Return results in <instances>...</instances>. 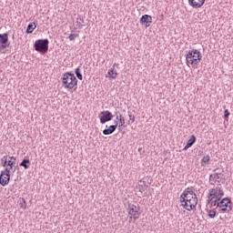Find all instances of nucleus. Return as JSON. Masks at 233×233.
Masks as SVG:
<instances>
[{
	"mask_svg": "<svg viewBox=\"0 0 233 233\" xmlns=\"http://www.w3.org/2000/svg\"><path fill=\"white\" fill-rule=\"evenodd\" d=\"M83 23H85V19L83 17H78L76 18V26H78V28H83Z\"/></svg>",
	"mask_w": 233,
	"mask_h": 233,
	"instance_id": "obj_28",
	"label": "nucleus"
},
{
	"mask_svg": "<svg viewBox=\"0 0 233 233\" xmlns=\"http://www.w3.org/2000/svg\"><path fill=\"white\" fill-rule=\"evenodd\" d=\"M128 216H133L134 221H137V218L141 216V207L139 204H128Z\"/></svg>",
	"mask_w": 233,
	"mask_h": 233,
	"instance_id": "obj_5",
	"label": "nucleus"
},
{
	"mask_svg": "<svg viewBox=\"0 0 233 233\" xmlns=\"http://www.w3.org/2000/svg\"><path fill=\"white\" fill-rule=\"evenodd\" d=\"M188 5L192 8H201L205 5V0H188Z\"/></svg>",
	"mask_w": 233,
	"mask_h": 233,
	"instance_id": "obj_13",
	"label": "nucleus"
},
{
	"mask_svg": "<svg viewBox=\"0 0 233 233\" xmlns=\"http://www.w3.org/2000/svg\"><path fill=\"white\" fill-rule=\"evenodd\" d=\"M19 207L23 210H26V200H25V198H21V200L19 202Z\"/></svg>",
	"mask_w": 233,
	"mask_h": 233,
	"instance_id": "obj_29",
	"label": "nucleus"
},
{
	"mask_svg": "<svg viewBox=\"0 0 233 233\" xmlns=\"http://www.w3.org/2000/svg\"><path fill=\"white\" fill-rule=\"evenodd\" d=\"M1 165L5 168H10V166H8V156H4V157L1 158Z\"/></svg>",
	"mask_w": 233,
	"mask_h": 233,
	"instance_id": "obj_25",
	"label": "nucleus"
},
{
	"mask_svg": "<svg viewBox=\"0 0 233 233\" xmlns=\"http://www.w3.org/2000/svg\"><path fill=\"white\" fill-rule=\"evenodd\" d=\"M30 159L24 158L22 162L19 164V167H24L25 170H28L30 168Z\"/></svg>",
	"mask_w": 233,
	"mask_h": 233,
	"instance_id": "obj_19",
	"label": "nucleus"
},
{
	"mask_svg": "<svg viewBox=\"0 0 233 233\" xmlns=\"http://www.w3.org/2000/svg\"><path fill=\"white\" fill-rule=\"evenodd\" d=\"M48 39H38L34 44V48L36 52H39L40 54H46L48 52V45H49Z\"/></svg>",
	"mask_w": 233,
	"mask_h": 233,
	"instance_id": "obj_3",
	"label": "nucleus"
},
{
	"mask_svg": "<svg viewBox=\"0 0 233 233\" xmlns=\"http://www.w3.org/2000/svg\"><path fill=\"white\" fill-rule=\"evenodd\" d=\"M35 28H37V25L35 24V22H33L31 24H29L27 25V28H26V34H32V32H34V29Z\"/></svg>",
	"mask_w": 233,
	"mask_h": 233,
	"instance_id": "obj_21",
	"label": "nucleus"
},
{
	"mask_svg": "<svg viewBox=\"0 0 233 233\" xmlns=\"http://www.w3.org/2000/svg\"><path fill=\"white\" fill-rule=\"evenodd\" d=\"M209 163H210V156L208 155L204 156L200 161L201 167H207V165H209Z\"/></svg>",
	"mask_w": 233,
	"mask_h": 233,
	"instance_id": "obj_20",
	"label": "nucleus"
},
{
	"mask_svg": "<svg viewBox=\"0 0 233 233\" xmlns=\"http://www.w3.org/2000/svg\"><path fill=\"white\" fill-rule=\"evenodd\" d=\"M214 196H219L223 198L225 196V191H223V188L221 187H217L215 188L209 189V195H208V199L212 201L214 199Z\"/></svg>",
	"mask_w": 233,
	"mask_h": 233,
	"instance_id": "obj_10",
	"label": "nucleus"
},
{
	"mask_svg": "<svg viewBox=\"0 0 233 233\" xmlns=\"http://www.w3.org/2000/svg\"><path fill=\"white\" fill-rule=\"evenodd\" d=\"M198 57V59H203V56L201 55V52L198 49L189 50L187 54L186 55V60L187 64L190 63L191 59H194V57Z\"/></svg>",
	"mask_w": 233,
	"mask_h": 233,
	"instance_id": "obj_9",
	"label": "nucleus"
},
{
	"mask_svg": "<svg viewBox=\"0 0 233 233\" xmlns=\"http://www.w3.org/2000/svg\"><path fill=\"white\" fill-rule=\"evenodd\" d=\"M10 183V171L9 169H5L1 171L0 174V185L2 187H6Z\"/></svg>",
	"mask_w": 233,
	"mask_h": 233,
	"instance_id": "obj_8",
	"label": "nucleus"
},
{
	"mask_svg": "<svg viewBox=\"0 0 233 233\" xmlns=\"http://www.w3.org/2000/svg\"><path fill=\"white\" fill-rule=\"evenodd\" d=\"M230 116V112L228 111V109H226L224 111V119H228V116Z\"/></svg>",
	"mask_w": 233,
	"mask_h": 233,
	"instance_id": "obj_32",
	"label": "nucleus"
},
{
	"mask_svg": "<svg viewBox=\"0 0 233 233\" xmlns=\"http://www.w3.org/2000/svg\"><path fill=\"white\" fill-rule=\"evenodd\" d=\"M138 151L141 152V148H139Z\"/></svg>",
	"mask_w": 233,
	"mask_h": 233,
	"instance_id": "obj_39",
	"label": "nucleus"
},
{
	"mask_svg": "<svg viewBox=\"0 0 233 233\" xmlns=\"http://www.w3.org/2000/svg\"><path fill=\"white\" fill-rule=\"evenodd\" d=\"M136 189L140 192V196H143V192H146V190L148 189V186L137 185Z\"/></svg>",
	"mask_w": 233,
	"mask_h": 233,
	"instance_id": "obj_22",
	"label": "nucleus"
},
{
	"mask_svg": "<svg viewBox=\"0 0 233 233\" xmlns=\"http://www.w3.org/2000/svg\"><path fill=\"white\" fill-rule=\"evenodd\" d=\"M200 61L201 59L197 56V58H192L191 60H189V63L190 65H192L193 68H198V65H199Z\"/></svg>",
	"mask_w": 233,
	"mask_h": 233,
	"instance_id": "obj_23",
	"label": "nucleus"
},
{
	"mask_svg": "<svg viewBox=\"0 0 233 233\" xmlns=\"http://www.w3.org/2000/svg\"><path fill=\"white\" fill-rule=\"evenodd\" d=\"M218 208H220L221 212L225 214L226 212H231L232 210V206H223V207H218Z\"/></svg>",
	"mask_w": 233,
	"mask_h": 233,
	"instance_id": "obj_26",
	"label": "nucleus"
},
{
	"mask_svg": "<svg viewBox=\"0 0 233 233\" xmlns=\"http://www.w3.org/2000/svg\"><path fill=\"white\" fill-rule=\"evenodd\" d=\"M16 158L15 157H7V161H8V167H5V169L7 170H14V167H15L16 162H15Z\"/></svg>",
	"mask_w": 233,
	"mask_h": 233,
	"instance_id": "obj_14",
	"label": "nucleus"
},
{
	"mask_svg": "<svg viewBox=\"0 0 233 233\" xmlns=\"http://www.w3.org/2000/svg\"><path fill=\"white\" fill-rule=\"evenodd\" d=\"M137 185H142V187H143V186H147V181H145L144 179L139 180L138 183H137Z\"/></svg>",
	"mask_w": 233,
	"mask_h": 233,
	"instance_id": "obj_34",
	"label": "nucleus"
},
{
	"mask_svg": "<svg viewBox=\"0 0 233 233\" xmlns=\"http://www.w3.org/2000/svg\"><path fill=\"white\" fill-rule=\"evenodd\" d=\"M229 205H232V200L228 198H225L218 202V207H228Z\"/></svg>",
	"mask_w": 233,
	"mask_h": 233,
	"instance_id": "obj_16",
	"label": "nucleus"
},
{
	"mask_svg": "<svg viewBox=\"0 0 233 233\" xmlns=\"http://www.w3.org/2000/svg\"><path fill=\"white\" fill-rule=\"evenodd\" d=\"M17 163L15 165V167H13V169H10V174H11V172L14 174V173H15V170H17Z\"/></svg>",
	"mask_w": 233,
	"mask_h": 233,
	"instance_id": "obj_35",
	"label": "nucleus"
},
{
	"mask_svg": "<svg viewBox=\"0 0 233 233\" xmlns=\"http://www.w3.org/2000/svg\"><path fill=\"white\" fill-rule=\"evenodd\" d=\"M141 25H146V28H148L152 24V16L150 15H144L140 18Z\"/></svg>",
	"mask_w": 233,
	"mask_h": 233,
	"instance_id": "obj_11",
	"label": "nucleus"
},
{
	"mask_svg": "<svg viewBox=\"0 0 233 233\" xmlns=\"http://www.w3.org/2000/svg\"><path fill=\"white\" fill-rule=\"evenodd\" d=\"M196 136L192 135L190 138L187 140V145L184 147L183 150H188V148H190V147H192L194 143H196Z\"/></svg>",
	"mask_w": 233,
	"mask_h": 233,
	"instance_id": "obj_15",
	"label": "nucleus"
},
{
	"mask_svg": "<svg viewBox=\"0 0 233 233\" xmlns=\"http://www.w3.org/2000/svg\"><path fill=\"white\" fill-rule=\"evenodd\" d=\"M62 83L65 88L72 90L74 86H77V78L76 77V75H74L73 73L66 72L62 76Z\"/></svg>",
	"mask_w": 233,
	"mask_h": 233,
	"instance_id": "obj_2",
	"label": "nucleus"
},
{
	"mask_svg": "<svg viewBox=\"0 0 233 233\" xmlns=\"http://www.w3.org/2000/svg\"><path fill=\"white\" fill-rule=\"evenodd\" d=\"M207 212L210 219H214V218H216V214H218L215 209H208Z\"/></svg>",
	"mask_w": 233,
	"mask_h": 233,
	"instance_id": "obj_27",
	"label": "nucleus"
},
{
	"mask_svg": "<svg viewBox=\"0 0 233 233\" xmlns=\"http://www.w3.org/2000/svg\"><path fill=\"white\" fill-rule=\"evenodd\" d=\"M208 203H210V208H212V207H217L218 208V202L216 201V200H214V199H211L210 200V198H208Z\"/></svg>",
	"mask_w": 233,
	"mask_h": 233,
	"instance_id": "obj_31",
	"label": "nucleus"
},
{
	"mask_svg": "<svg viewBox=\"0 0 233 233\" xmlns=\"http://www.w3.org/2000/svg\"><path fill=\"white\" fill-rule=\"evenodd\" d=\"M117 121H115V125H111L108 127V128H106L103 130L104 136H110V134H114L117 128Z\"/></svg>",
	"mask_w": 233,
	"mask_h": 233,
	"instance_id": "obj_12",
	"label": "nucleus"
},
{
	"mask_svg": "<svg viewBox=\"0 0 233 233\" xmlns=\"http://www.w3.org/2000/svg\"><path fill=\"white\" fill-rule=\"evenodd\" d=\"M76 37H79V34H70L67 39H69V41H76Z\"/></svg>",
	"mask_w": 233,
	"mask_h": 233,
	"instance_id": "obj_30",
	"label": "nucleus"
},
{
	"mask_svg": "<svg viewBox=\"0 0 233 233\" xmlns=\"http://www.w3.org/2000/svg\"><path fill=\"white\" fill-rule=\"evenodd\" d=\"M132 219H134V216L129 215V223H132Z\"/></svg>",
	"mask_w": 233,
	"mask_h": 233,
	"instance_id": "obj_37",
	"label": "nucleus"
},
{
	"mask_svg": "<svg viewBox=\"0 0 233 233\" xmlns=\"http://www.w3.org/2000/svg\"><path fill=\"white\" fill-rule=\"evenodd\" d=\"M227 179L225 178V175L222 172L214 173L209 176V183L210 185H217L221 187V185H225Z\"/></svg>",
	"mask_w": 233,
	"mask_h": 233,
	"instance_id": "obj_4",
	"label": "nucleus"
},
{
	"mask_svg": "<svg viewBox=\"0 0 233 233\" xmlns=\"http://www.w3.org/2000/svg\"><path fill=\"white\" fill-rule=\"evenodd\" d=\"M193 187L186 188L180 196L181 207L190 212L198 207V195L192 190Z\"/></svg>",
	"mask_w": 233,
	"mask_h": 233,
	"instance_id": "obj_1",
	"label": "nucleus"
},
{
	"mask_svg": "<svg viewBox=\"0 0 233 233\" xmlns=\"http://www.w3.org/2000/svg\"><path fill=\"white\" fill-rule=\"evenodd\" d=\"M218 170H219V168L218 167V168H216V169H214L213 170V172H218Z\"/></svg>",
	"mask_w": 233,
	"mask_h": 233,
	"instance_id": "obj_38",
	"label": "nucleus"
},
{
	"mask_svg": "<svg viewBox=\"0 0 233 233\" xmlns=\"http://www.w3.org/2000/svg\"><path fill=\"white\" fill-rule=\"evenodd\" d=\"M106 77H109V79H116L117 77V71L114 68H110L107 72Z\"/></svg>",
	"mask_w": 233,
	"mask_h": 233,
	"instance_id": "obj_18",
	"label": "nucleus"
},
{
	"mask_svg": "<svg viewBox=\"0 0 233 233\" xmlns=\"http://www.w3.org/2000/svg\"><path fill=\"white\" fill-rule=\"evenodd\" d=\"M213 198H216L215 201H216L217 203H219V201H221V198H222L223 197L213 196Z\"/></svg>",
	"mask_w": 233,
	"mask_h": 233,
	"instance_id": "obj_36",
	"label": "nucleus"
},
{
	"mask_svg": "<svg viewBox=\"0 0 233 233\" xmlns=\"http://www.w3.org/2000/svg\"><path fill=\"white\" fill-rule=\"evenodd\" d=\"M115 116L116 117V120H118L120 123V125L118 126V128H121V127H125V117H123V116H121V113L116 112Z\"/></svg>",
	"mask_w": 233,
	"mask_h": 233,
	"instance_id": "obj_17",
	"label": "nucleus"
},
{
	"mask_svg": "<svg viewBox=\"0 0 233 233\" xmlns=\"http://www.w3.org/2000/svg\"><path fill=\"white\" fill-rule=\"evenodd\" d=\"M100 119V123L105 125V123H108V121H112L114 119V115L108 110L100 112L98 116Z\"/></svg>",
	"mask_w": 233,
	"mask_h": 233,
	"instance_id": "obj_6",
	"label": "nucleus"
},
{
	"mask_svg": "<svg viewBox=\"0 0 233 233\" xmlns=\"http://www.w3.org/2000/svg\"><path fill=\"white\" fill-rule=\"evenodd\" d=\"M129 116V120L131 121V123H134V121H136V116L134 115H132V113H128Z\"/></svg>",
	"mask_w": 233,
	"mask_h": 233,
	"instance_id": "obj_33",
	"label": "nucleus"
},
{
	"mask_svg": "<svg viewBox=\"0 0 233 233\" xmlns=\"http://www.w3.org/2000/svg\"><path fill=\"white\" fill-rule=\"evenodd\" d=\"M75 74L77 79H79V81H83V74H81V66L75 69Z\"/></svg>",
	"mask_w": 233,
	"mask_h": 233,
	"instance_id": "obj_24",
	"label": "nucleus"
},
{
	"mask_svg": "<svg viewBox=\"0 0 233 233\" xmlns=\"http://www.w3.org/2000/svg\"><path fill=\"white\" fill-rule=\"evenodd\" d=\"M8 35V33L0 34V52H3V50H5V48L10 46Z\"/></svg>",
	"mask_w": 233,
	"mask_h": 233,
	"instance_id": "obj_7",
	"label": "nucleus"
}]
</instances>
